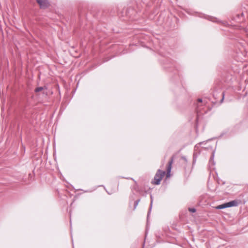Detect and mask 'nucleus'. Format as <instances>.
Wrapping results in <instances>:
<instances>
[{
	"label": "nucleus",
	"instance_id": "obj_1",
	"mask_svg": "<svg viewBox=\"0 0 248 248\" xmlns=\"http://www.w3.org/2000/svg\"><path fill=\"white\" fill-rule=\"evenodd\" d=\"M165 174V171H162L160 169L158 170L154 177V182H153L155 185H159L160 181L162 180L163 177Z\"/></svg>",
	"mask_w": 248,
	"mask_h": 248
},
{
	"label": "nucleus",
	"instance_id": "obj_2",
	"mask_svg": "<svg viewBox=\"0 0 248 248\" xmlns=\"http://www.w3.org/2000/svg\"><path fill=\"white\" fill-rule=\"evenodd\" d=\"M173 159L172 157L171 159L169 161L168 163V165L167 166V177H169L170 176V173L171 170V165L173 162Z\"/></svg>",
	"mask_w": 248,
	"mask_h": 248
},
{
	"label": "nucleus",
	"instance_id": "obj_3",
	"mask_svg": "<svg viewBox=\"0 0 248 248\" xmlns=\"http://www.w3.org/2000/svg\"><path fill=\"white\" fill-rule=\"evenodd\" d=\"M46 89L47 87L46 86H44V87H39L35 89L34 92L35 93H38L42 91L43 94L47 95V92L46 91H45L46 90Z\"/></svg>",
	"mask_w": 248,
	"mask_h": 248
},
{
	"label": "nucleus",
	"instance_id": "obj_4",
	"mask_svg": "<svg viewBox=\"0 0 248 248\" xmlns=\"http://www.w3.org/2000/svg\"><path fill=\"white\" fill-rule=\"evenodd\" d=\"M226 203L227 208L237 206L238 205V202L236 200L232 201Z\"/></svg>",
	"mask_w": 248,
	"mask_h": 248
},
{
	"label": "nucleus",
	"instance_id": "obj_5",
	"mask_svg": "<svg viewBox=\"0 0 248 248\" xmlns=\"http://www.w3.org/2000/svg\"><path fill=\"white\" fill-rule=\"evenodd\" d=\"M41 8H46L49 6V2L47 0H43L41 3H39Z\"/></svg>",
	"mask_w": 248,
	"mask_h": 248
},
{
	"label": "nucleus",
	"instance_id": "obj_6",
	"mask_svg": "<svg viewBox=\"0 0 248 248\" xmlns=\"http://www.w3.org/2000/svg\"><path fill=\"white\" fill-rule=\"evenodd\" d=\"M226 208H227V206L226 205V202L223 204L219 205L216 207V209H223Z\"/></svg>",
	"mask_w": 248,
	"mask_h": 248
},
{
	"label": "nucleus",
	"instance_id": "obj_7",
	"mask_svg": "<svg viewBox=\"0 0 248 248\" xmlns=\"http://www.w3.org/2000/svg\"><path fill=\"white\" fill-rule=\"evenodd\" d=\"M214 156H215V151H213L212 152V156H211V158H210V159L209 161V163L210 164L212 163L213 165H214L215 164V163L214 161Z\"/></svg>",
	"mask_w": 248,
	"mask_h": 248
},
{
	"label": "nucleus",
	"instance_id": "obj_8",
	"mask_svg": "<svg viewBox=\"0 0 248 248\" xmlns=\"http://www.w3.org/2000/svg\"><path fill=\"white\" fill-rule=\"evenodd\" d=\"M150 198H151L150 207V209H149V212H148V217L149 216L150 212L151 211L152 207L153 202V196L152 195H150Z\"/></svg>",
	"mask_w": 248,
	"mask_h": 248
},
{
	"label": "nucleus",
	"instance_id": "obj_9",
	"mask_svg": "<svg viewBox=\"0 0 248 248\" xmlns=\"http://www.w3.org/2000/svg\"><path fill=\"white\" fill-rule=\"evenodd\" d=\"M140 201V199H138L134 202V210H135L137 206V205L139 204V202Z\"/></svg>",
	"mask_w": 248,
	"mask_h": 248
},
{
	"label": "nucleus",
	"instance_id": "obj_10",
	"mask_svg": "<svg viewBox=\"0 0 248 248\" xmlns=\"http://www.w3.org/2000/svg\"><path fill=\"white\" fill-rule=\"evenodd\" d=\"M188 210L192 213H194L196 212V209L194 208H189Z\"/></svg>",
	"mask_w": 248,
	"mask_h": 248
},
{
	"label": "nucleus",
	"instance_id": "obj_11",
	"mask_svg": "<svg viewBox=\"0 0 248 248\" xmlns=\"http://www.w3.org/2000/svg\"><path fill=\"white\" fill-rule=\"evenodd\" d=\"M224 95H225V93H224V92H223V93H222V99L220 100V103H222L223 102V100H224Z\"/></svg>",
	"mask_w": 248,
	"mask_h": 248
},
{
	"label": "nucleus",
	"instance_id": "obj_12",
	"mask_svg": "<svg viewBox=\"0 0 248 248\" xmlns=\"http://www.w3.org/2000/svg\"><path fill=\"white\" fill-rule=\"evenodd\" d=\"M202 99H201V98H199V99H198V102H202Z\"/></svg>",
	"mask_w": 248,
	"mask_h": 248
},
{
	"label": "nucleus",
	"instance_id": "obj_13",
	"mask_svg": "<svg viewBox=\"0 0 248 248\" xmlns=\"http://www.w3.org/2000/svg\"><path fill=\"white\" fill-rule=\"evenodd\" d=\"M182 158H183L184 160H186V157H185V156H182Z\"/></svg>",
	"mask_w": 248,
	"mask_h": 248
},
{
	"label": "nucleus",
	"instance_id": "obj_14",
	"mask_svg": "<svg viewBox=\"0 0 248 248\" xmlns=\"http://www.w3.org/2000/svg\"><path fill=\"white\" fill-rule=\"evenodd\" d=\"M203 142H204V141H203V142H200V143H199V144L201 145V144H202Z\"/></svg>",
	"mask_w": 248,
	"mask_h": 248
}]
</instances>
